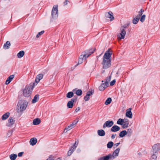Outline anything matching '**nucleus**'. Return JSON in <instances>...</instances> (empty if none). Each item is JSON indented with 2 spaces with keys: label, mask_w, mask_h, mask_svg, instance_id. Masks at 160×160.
Listing matches in <instances>:
<instances>
[{
  "label": "nucleus",
  "mask_w": 160,
  "mask_h": 160,
  "mask_svg": "<svg viewBox=\"0 0 160 160\" xmlns=\"http://www.w3.org/2000/svg\"><path fill=\"white\" fill-rule=\"evenodd\" d=\"M112 54V52L109 49L105 52L103 56V61L102 62L103 68L107 69L110 67Z\"/></svg>",
  "instance_id": "f257e3e1"
},
{
  "label": "nucleus",
  "mask_w": 160,
  "mask_h": 160,
  "mask_svg": "<svg viewBox=\"0 0 160 160\" xmlns=\"http://www.w3.org/2000/svg\"><path fill=\"white\" fill-rule=\"evenodd\" d=\"M75 93L78 96H81L82 94V91L81 89H78L76 91Z\"/></svg>",
  "instance_id": "c9c22d12"
},
{
  "label": "nucleus",
  "mask_w": 160,
  "mask_h": 160,
  "mask_svg": "<svg viewBox=\"0 0 160 160\" xmlns=\"http://www.w3.org/2000/svg\"><path fill=\"white\" fill-rule=\"evenodd\" d=\"M78 122V121H74V122L71 124L69 125L67 127H66L65 129H64V132H65V131L66 130V132H67L68 131L71 130L74 127V126L75 124H76Z\"/></svg>",
  "instance_id": "ddd939ff"
},
{
  "label": "nucleus",
  "mask_w": 160,
  "mask_h": 160,
  "mask_svg": "<svg viewBox=\"0 0 160 160\" xmlns=\"http://www.w3.org/2000/svg\"><path fill=\"white\" fill-rule=\"evenodd\" d=\"M105 82V81H103V80H102V83H104V82Z\"/></svg>",
  "instance_id": "bf43d9fd"
},
{
  "label": "nucleus",
  "mask_w": 160,
  "mask_h": 160,
  "mask_svg": "<svg viewBox=\"0 0 160 160\" xmlns=\"http://www.w3.org/2000/svg\"><path fill=\"white\" fill-rule=\"evenodd\" d=\"M43 77V75L42 74L40 73L36 77L35 82H34L33 83V85L34 86L37 85V84L42 79Z\"/></svg>",
  "instance_id": "1a4fd4ad"
},
{
  "label": "nucleus",
  "mask_w": 160,
  "mask_h": 160,
  "mask_svg": "<svg viewBox=\"0 0 160 160\" xmlns=\"http://www.w3.org/2000/svg\"><path fill=\"white\" fill-rule=\"evenodd\" d=\"M129 123H125L124 124H123V125L122 126V128H127L128 127Z\"/></svg>",
  "instance_id": "a19ab883"
},
{
  "label": "nucleus",
  "mask_w": 160,
  "mask_h": 160,
  "mask_svg": "<svg viewBox=\"0 0 160 160\" xmlns=\"http://www.w3.org/2000/svg\"><path fill=\"white\" fill-rule=\"evenodd\" d=\"M113 15V13L111 12H106L105 14V16L106 17L111 19H114V17Z\"/></svg>",
  "instance_id": "aec40b11"
},
{
  "label": "nucleus",
  "mask_w": 160,
  "mask_h": 160,
  "mask_svg": "<svg viewBox=\"0 0 160 160\" xmlns=\"http://www.w3.org/2000/svg\"><path fill=\"white\" fill-rule=\"evenodd\" d=\"M77 97L76 96L74 97V98H72L70 101H69L67 103V106L69 108H72L73 106V102L77 100Z\"/></svg>",
  "instance_id": "0eeeda50"
},
{
  "label": "nucleus",
  "mask_w": 160,
  "mask_h": 160,
  "mask_svg": "<svg viewBox=\"0 0 160 160\" xmlns=\"http://www.w3.org/2000/svg\"><path fill=\"white\" fill-rule=\"evenodd\" d=\"M74 93L72 92H70L66 94V97L68 98H71L73 97Z\"/></svg>",
  "instance_id": "2f4dec72"
},
{
  "label": "nucleus",
  "mask_w": 160,
  "mask_h": 160,
  "mask_svg": "<svg viewBox=\"0 0 160 160\" xmlns=\"http://www.w3.org/2000/svg\"><path fill=\"white\" fill-rule=\"evenodd\" d=\"M80 110V107H78L75 110V112L76 113V112H78V111H79Z\"/></svg>",
  "instance_id": "603ef678"
},
{
  "label": "nucleus",
  "mask_w": 160,
  "mask_h": 160,
  "mask_svg": "<svg viewBox=\"0 0 160 160\" xmlns=\"http://www.w3.org/2000/svg\"><path fill=\"white\" fill-rule=\"evenodd\" d=\"M152 152L158 154L160 149V144L157 143L152 146Z\"/></svg>",
  "instance_id": "6e6552de"
},
{
  "label": "nucleus",
  "mask_w": 160,
  "mask_h": 160,
  "mask_svg": "<svg viewBox=\"0 0 160 160\" xmlns=\"http://www.w3.org/2000/svg\"><path fill=\"white\" fill-rule=\"evenodd\" d=\"M95 50V48H92L90 49L88 51H88L87 53L88 55H89V56L93 53Z\"/></svg>",
  "instance_id": "7c9ffc66"
},
{
  "label": "nucleus",
  "mask_w": 160,
  "mask_h": 160,
  "mask_svg": "<svg viewBox=\"0 0 160 160\" xmlns=\"http://www.w3.org/2000/svg\"><path fill=\"white\" fill-rule=\"evenodd\" d=\"M14 75H12L10 76L7 79L5 84L6 85L9 84L10 82L12 80V79L14 78Z\"/></svg>",
  "instance_id": "6ab92c4d"
},
{
  "label": "nucleus",
  "mask_w": 160,
  "mask_h": 160,
  "mask_svg": "<svg viewBox=\"0 0 160 160\" xmlns=\"http://www.w3.org/2000/svg\"><path fill=\"white\" fill-rule=\"evenodd\" d=\"M10 115V113L7 112L4 114L2 117V120H5L8 118Z\"/></svg>",
  "instance_id": "393cba45"
},
{
  "label": "nucleus",
  "mask_w": 160,
  "mask_h": 160,
  "mask_svg": "<svg viewBox=\"0 0 160 160\" xmlns=\"http://www.w3.org/2000/svg\"><path fill=\"white\" fill-rule=\"evenodd\" d=\"M44 32V31L42 30L41 32H39L38 34L36 36V37L37 38H38L40 36L42 35Z\"/></svg>",
  "instance_id": "ea45409f"
},
{
  "label": "nucleus",
  "mask_w": 160,
  "mask_h": 160,
  "mask_svg": "<svg viewBox=\"0 0 160 160\" xmlns=\"http://www.w3.org/2000/svg\"><path fill=\"white\" fill-rule=\"evenodd\" d=\"M108 86V83L107 81H105L99 87V90L100 91H103Z\"/></svg>",
  "instance_id": "9b49d317"
},
{
  "label": "nucleus",
  "mask_w": 160,
  "mask_h": 160,
  "mask_svg": "<svg viewBox=\"0 0 160 160\" xmlns=\"http://www.w3.org/2000/svg\"><path fill=\"white\" fill-rule=\"evenodd\" d=\"M144 12V10L143 9H141L138 12V14H140L141 15L142 14V12Z\"/></svg>",
  "instance_id": "3c124183"
},
{
  "label": "nucleus",
  "mask_w": 160,
  "mask_h": 160,
  "mask_svg": "<svg viewBox=\"0 0 160 160\" xmlns=\"http://www.w3.org/2000/svg\"><path fill=\"white\" fill-rule=\"evenodd\" d=\"M132 133V130L131 128H128L127 130V134H128V136L130 137L131 136Z\"/></svg>",
  "instance_id": "e433bc0d"
},
{
  "label": "nucleus",
  "mask_w": 160,
  "mask_h": 160,
  "mask_svg": "<svg viewBox=\"0 0 160 160\" xmlns=\"http://www.w3.org/2000/svg\"><path fill=\"white\" fill-rule=\"evenodd\" d=\"M61 160V159L60 158H58V160Z\"/></svg>",
  "instance_id": "13d9d810"
},
{
  "label": "nucleus",
  "mask_w": 160,
  "mask_h": 160,
  "mask_svg": "<svg viewBox=\"0 0 160 160\" xmlns=\"http://www.w3.org/2000/svg\"><path fill=\"white\" fill-rule=\"evenodd\" d=\"M141 15L139 14H138L137 16L136 17H135V18H137V19H140V17L141 16Z\"/></svg>",
  "instance_id": "864d4df0"
},
{
  "label": "nucleus",
  "mask_w": 160,
  "mask_h": 160,
  "mask_svg": "<svg viewBox=\"0 0 160 160\" xmlns=\"http://www.w3.org/2000/svg\"><path fill=\"white\" fill-rule=\"evenodd\" d=\"M78 64L76 65V66H77L78 65Z\"/></svg>",
  "instance_id": "052dcab7"
},
{
  "label": "nucleus",
  "mask_w": 160,
  "mask_h": 160,
  "mask_svg": "<svg viewBox=\"0 0 160 160\" xmlns=\"http://www.w3.org/2000/svg\"><path fill=\"white\" fill-rule=\"evenodd\" d=\"M124 122V120L123 119L121 118L119 119L117 122V123L118 124L122 125L123 124V123Z\"/></svg>",
  "instance_id": "72a5a7b5"
},
{
  "label": "nucleus",
  "mask_w": 160,
  "mask_h": 160,
  "mask_svg": "<svg viewBox=\"0 0 160 160\" xmlns=\"http://www.w3.org/2000/svg\"><path fill=\"white\" fill-rule=\"evenodd\" d=\"M152 154L151 156L150 160H156L157 158V155L158 154L153 153V152L152 153Z\"/></svg>",
  "instance_id": "c756f323"
},
{
  "label": "nucleus",
  "mask_w": 160,
  "mask_h": 160,
  "mask_svg": "<svg viewBox=\"0 0 160 160\" xmlns=\"http://www.w3.org/2000/svg\"><path fill=\"white\" fill-rule=\"evenodd\" d=\"M139 20V19L135 18L132 20V23L134 24H136L138 22Z\"/></svg>",
  "instance_id": "4c0bfd02"
},
{
  "label": "nucleus",
  "mask_w": 160,
  "mask_h": 160,
  "mask_svg": "<svg viewBox=\"0 0 160 160\" xmlns=\"http://www.w3.org/2000/svg\"><path fill=\"white\" fill-rule=\"evenodd\" d=\"M111 154H109L107 155L101 157L98 159V160H112Z\"/></svg>",
  "instance_id": "4468645a"
},
{
  "label": "nucleus",
  "mask_w": 160,
  "mask_h": 160,
  "mask_svg": "<svg viewBox=\"0 0 160 160\" xmlns=\"http://www.w3.org/2000/svg\"><path fill=\"white\" fill-rule=\"evenodd\" d=\"M24 153L23 152H21L19 153L18 154V156L19 157H20L22 156L23 153Z\"/></svg>",
  "instance_id": "09e8293b"
},
{
  "label": "nucleus",
  "mask_w": 160,
  "mask_h": 160,
  "mask_svg": "<svg viewBox=\"0 0 160 160\" xmlns=\"http://www.w3.org/2000/svg\"><path fill=\"white\" fill-rule=\"evenodd\" d=\"M94 93V91H89L88 92L86 96L84 98V100L85 101H88L89 99V96L92 95Z\"/></svg>",
  "instance_id": "2eb2a0df"
},
{
  "label": "nucleus",
  "mask_w": 160,
  "mask_h": 160,
  "mask_svg": "<svg viewBox=\"0 0 160 160\" xmlns=\"http://www.w3.org/2000/svg\"><path fill=\"white\" fill-rule=\"evenodd\" d=\"M111 76H109L108 78H107L106 81H107L108 82H108H109L110 81L111 79Z\"/></svg>",
  "instance_id": "de8ad7c7"
},
{
  "label": "nucleus",
  "mask_w": 160,
  "mask_h": 160,
  "mask_svg": "<svg viewBox=\"0 0 160 160\" xmlns=\"http://www.w3.org/2000/svg\"><path fill=\"white\" fill-rule=\"evenodd\" d=\"M131 108H129L127 110L126 116L130 118H132V113L131 111Z\"/></svg>",
  "instance_id": "f3484780"
},
{
  "label": "nucleus",
  "mask_w": 160,
  "mask_h": 160,
  "mask_svg": "<svg viewBox=\"0 0 160 160\" xmlns=\"http://www.w3.org/2000/svg\"><path fill=\"white\" fill-rule=\"evenodd\" d=\"M113 142L112 141H110L108 142L107 144V147L108 148H110L112 147L113 145Z\"/></svg>",
  "instance_id": "473e14b6"
},
{
  "label": "nucleus",
  "mask_w": 160,
  "mask_h": 160,
  "mask_svg": "<svg viewBox=\"0 0 160 160\" xmlns=\"http://www.w3.org/2000/svg\"><path fill=\"white\" fill-rule=\"evenodd\" d=\"M28 104V102L24 100L19 101L17 105V106H18V110L20 112L23 111L26 109Z\"/></svg>",
  "instance_id": "f03ea898"
},
{
  "label": "nucleus",
  "mask_w": 160,
  "mask_h": 160,
  "mask_svg": "<svg viewBox=\"0 0 160 160\" xmlns=\"http://www.w3.org/2000/svg\"><path fill=\"white\" fill-rule=\"evenodd\" d=\"M40 119L39 118H37L33 120V123L34 125H38L40 124Z\"/></svg>",
  "instance_id": "b1692460"
},
{
  "label": "nucleus",
  "mask_w": 160,
  "mask_h": 160,
  "mask_svg": "<svg viewBox=\"0 0 160 160\" xmlns=\"http://www.w3.org/2000/svg\"><path fill=\"white\" fill-rule=\"evenodd\" d=\"M11 45L9 41H7L3 46V48L5 49H8L9 48Z\"/></svg>",
  "instance_id": "5701e85b"
},
{
  "label": "nucleus",
  "mask_w": 160,
  "mask_h": 160,
  "mask_svg": "<svg viewBox=\"0 0 160 160\" xmlns=\"http://www.w3.org/2000/svg\"><path fill=\"white\" fill-rule=\"evenodd\" d=\"M120 149L119 148H117L115 150H114L112 154H111V158L112 160H113L116 157L118 156L119 153L120 152Z\"/></svg>",
  "instance_id": "f8f14e48"
},
{
  "label": "nucleus",
  "mask_w": 160,
  "mask_h": 160,
  "mask_svg": "<svg viewBox=\"0 0 160 160\" xmlns=\"http://www.w3.org/2000/svg\"><path fill=\"white\" fill-rule=\"evenodd\" d=\"M116 82V80L115 79L113 80L110 82V85L111 86L113 85Z\"/></svg>",
  "instance_id": "c03bdc74"
},
{
  "label": "nucleus",
  "mask_w": 160,
  "mask_h": 160,
  "mask_svg": "<svg viewBox=\"0 0 160 160\" xmlns=\"http://www.w3.org/2000/svg\"><path fill=\"white\" fill-rule=\"evenodd\" d=\"M67 2H68V1L67 0H65V1L64 2V5H66L67 4Z\"/></svg>",
  "instance_id": "4d7b16f0"
},
{
  "label": "nucleus",
  "mask_w": 160,
  "mask_h": 160,
  "mask_svg": "<svg viewBox=\"0 0 160 160\" xmlns=\"http://www.w3.org/2000/svg\"><path fill=\"white\" fill-rule=\"evenodd\" d=\"M127 134V131L126 130H123L120 132L119 136L121 138H122Z\"/></svg>",
  "instance_id": "bb28decb"
},
{
  "label": "nucleus",
  "mask_w": 160,
  "mask_h": 160,
  "mask_svg": "<svg viewBox=\"0 0 160 160\" xmlns=\"http://www.w3.org/2000/svg\"><path fill=\"white\" fill-rule=\"evenodd\" d=\"M112 102V99L111 98H108L105 102L106 105H108L110 103Z\"/></svg>",
  "instance_id": "f704fd0d"
},
{
  "label": "nucleus",
  "mask_w": 160,
  "mask_h": 160,
  "mask_svg": "<svg viewBox=\"0 0 160 160\" xmlns=\"http://www.w3.org/2000/svg\"><path fill=\"white\" fill-rule=\"evenodd\" d=\"M146 17V15H142L140 19V21L142 22H144Z\"/></svg>",
  "instance_id": "58836bf2"
},
{
  "label": "nucleus",
  "mask_w": 160,
  "mask_h": 160,
  "mask_svg": "<svg viewBox=\"0 0 160 160\" xmlns=\"http://www.w3.org/2000/svg\"><path fill=\"white\" fill-rule=\"evenodd\" d=\"M17 157L16 154H12L9 156V158L11 160H15Z\"/></svg>",
  "instance_id": "c85d7f7f"
},
{
  "label": "nucleus",
  "mask_w": 160,
  "mask_h": 160,
  "mask_svg": "<svg viewBox=\"0 0 160 160\" xmlns=\"http://www.w3.org/2000/svg\"><path fill=\"white\" fill-rule=\"evenodd\" d=\"M52 18L56 19L58 16V5L54 6L52 12Z\"/></svg>",
  "instance_id": "20e7f679"
},
{
  "label": "nucleus",
  "mask_w": 160,
  "mask_h": 160,
  "mask_svg": "<svg viewBox=\"0 0 160 160\" xmlns=\"http://www.w3.org/2000/svg\"><path fill=\"white\" fill-rule=\"evenodd\" d=\"M98 134L100 136H103L105 135V132L103 129H100L98 131Z\"/></svg>",
  "instance_id": "412c9836"
},
{
  "label": "nucleus",
  "mask_w": 160,
  "mask_h": 160,
  "mask_svg": "<svg viewBox=\"0 0 160 160\" xmlns=\"http://www.w3.org/2000/svg\"><path fill=\"white\" fill-rule=\"evenodd\" d=\"M37 142V139L36 138H32L30 141V143L31 145H35Z\"/></svg>",
  "instance_id": "4be33fe9"
},
{
  "label": "nucleus",
  "mask_w": 160,
  "mask_h": 160,
  "mask_svg": "<svg viewBox=\"0 0 160 160\" xmlns=\"http://www.w3.org/2000/svg\"><path fill=\"white\" fill-rule=\"evenodd\" d=\"M47 160H53V157L52 156H50Z\"/></svg>",
  "instance_id": "8fccbe9b"
},
{
  "label": "nucleus",
  "mask_w": 160,
  "mask_h": 160,
  "mask_svg": "<svg viewBox=\"0 0 160 160\" xmlns=\"http://www.w3.org/2000/svg\"><path fill=\"white\" fill-rule=\"evenodd\" d=\"M8 123L6 125L9 127H11L13 125L15 122V121L13 120L11 117H10L8 120Z\"/></svg>",
  "instance_id": "dca6fc26"
},
{
  "label": "nucleus",
  "mask_w": 160,
  "mask_h": 160,
  "mask_svg": "<svg viewBox=\"0 0 160 160\" xmlns=\"http://www.w3.org/2000/svg\"><path fill=\"white\" fill-rule=\"evenodd\" d=\"M73 150H72V149H70L69 151L68 152V156H70L71 155V154L73 152Z\"/></svg>",
  "instance_id": "79ce46f5"
},
{
  "label": "nucleus",
  "mask_w": 160,
  "mask_h": 160,
  "mask_svg": "<svg viewBox=\"0 0 160 160\" xmlns=\"http://www.w3.org/2000/svg\"><path fill=\"white\" fill-rule=\"evenodd\" d=\"M39 99V95L38 94L36 95L32 100V102L33 103H36Z\"/></svg>",
  "instance_id": "a878e982"
},
{
  "label": "nucleus",
  "mask_w": 160,
  "mask_h": 160,
  "mask_svg": "<svg viewBox=\"0 0 160 160\" xmlns=\"http://www.w3.org/2000/svg\"><path fill=\"white\" fill-rule=\"evenodd\" d=\"M79 141L78 140H77L75 142L74 144L73 145L74 146L76 147H77Z\"/></svg>",
  "instance_id": "a18cd8bd"
},
{
  "label": "nucleus",
  "mask_w": 160,
  "mask_h": 160,
  "mask_svg": "<svg viewBox=\"0 0 160 160\" xmlns=\"http://www.w3.org/2000/svg\"><path fill=\"white\" fill-rule=\"evenodd\" d=\"M120 142H118L117 143H115L114 145V148H116L118 147V146L120 144Z\"/></svg>",
  "instance_id": "49530a36"
},
{
  "label": "nucleus",
  "mask_w": 160,
  "mask_h": 160,
  "mask_svg": "<svg viewBox=\"0 0 160 160\" xmlns=\"http://www.w3.org/2000/svg\"><path fill=\"white\" fill-rule=\"evenodd\" d=\"M76 148L77 147H76L74 146L73 145L71 149H72V150H73L74 151L76 149Z\"/></svg>",
  "instance_id": "6e6d98bb"
},
{
  "label": "nucleus",
  "mask_w": 160,
  "mask_h": 160,
  "mask_svg": "<svg viewBox=\"0 0 160 160\" xmlns=\"http://www.w3.org/2000/svg\"><path fill=\"white\" fill-rule=\"evenodd\" d=\"M12 131L10 130L8 131V132L7 133V136L8 137H10L11 135H12Z\"/></svg>",
  "instance_id": "37998d69"
},
{
  "label": "nucleus",
  "mask_w": 160,
  "mask_h": 160,
  "mask_svg": "<svg viewBox=\"0 0 160 160\" xmlns=\"http://www.w3.org/2000/svg\"><path fill=\"white\" fill-rule=\"evenodd\" d=\"M116 136V134H112V136H111V138L112 139H113L114 138H115V137Z\"/></svg>",
  "instance_id": "5fc2aeb1"
},
{
  "label": "nucleus",
  "mask_w": 160,
  "mask_h": 160,
  "mask_svg": "<svg viewBox=\"0 0 160 160\" xmlns=\"http://www.w3.org/2000/svg\"><path fill=\"white\" fill-rule=\"evenodd\" d=\"M24 54V52L23 51H20L17 54V56L18 58H22Z\"/></svg>",
  "instance_id": "cd10ccee"
},
{
  "label": "nucleus",
  "mask_w": 160,
  "mask_h": 160,
  "mask_svg": "<svg viewBox=\"0 0 160 160\" xmlns=\"http://www.w3.org/2000/svg\"><path fill=\"white\" fill-rule=\"evenodd\" d=\"M125 28V27L124 28L122 27L121 28V32L118 35V38L120 40L123 39L124 38L125 35L126 34Z\"/></svg>",
  "instance_id": "423d86ee"
},
{
  "label": "nucleus",
  "mask_w": 160,
  "mask_h": 160,
  "mask_svg": "<svg viewBox=\"0 0 160 160\" xmlns=\"http://www.w3.org/2000/svg\"><path fill=\"white\" fill-rule=\"evenodd\" d=\"M113 124L114 122L112 121L108 120L106 121L103 124V128H105L106 127H111L113 125Z\"/></svg>",
  "instance_id": "9d476101"
},
{
  "label": "nucleus",
  "mask_w": 160,
  "mask_h": 160,
  "mask_svg": "<svg viewBox=\"0 0 160 160\" xmlns=\"http://www.w3.org/2000/svg\"><path fill=\"white\" fill-rule=\"evenodd\" d=\"M87 52V51H85V54L83 55H81L80 56L78 60V64H81L82 63L83 60H86V58L89 56V55H88Z\"/></svg>",
  "instance_id": "39448f33"
},
{
  "label": "nucleus",
  "mask_w": 160,
  "mask_h": 160,
  "mask_svg": "<svg viewBox=\"0 0 160 160\" xmlns=\"http://www.w3.org/2000/svg\"><path fill=\"white\" fill-rule=\"evenodd\" d=\"M32 91V88L31 86H26L23 90V95L27 97L30 96Z\"/></svg>",
  "instance_id": "7ed1b4c3"
},
{
  "label": "nucleus",
  "mask_w": 160,
  "mask_h": 160,
  "mask_svg": "<svg viewBox=\"0 0 160 160\" xmlns=\"http://www.w3.org/2000/svg\"><path fill=\"white\" fill-rule=\"evenodd\" d=\"M120 129L119 127L117 125L113 126L111 129V131L112 132H116L119 131Z\"/></svg>",
  "instance_id": "a211bd4d"
}]
</instances>
